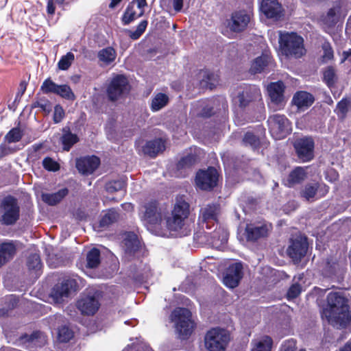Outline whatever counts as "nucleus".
Wrapping results in <instances>:
<instances>
[{
    "instance_id": "nucleus-1",
    "label": "nucleus",
    "mask_w": 351,
    "mask_h": 351,
    "mask_svg": "<svg viewBox=\"0 0 351 351\" xmlns=\"http://www.w3.org/2000/svg\"><path fill=\"white\" fill-rule=\"evenodd\" d=\"M322 317L337 328H345L351 322V313L346 298L339 293H330L327 306L323 309Z\"/></svg>"
},
{
    "instance_id": "nucleus-2",
    "label": "nucleus",
    "mask_w": 351,
    "mask_h": 351,
    "mask_svg": "<svg viewBox=\"0 0 351 351\" xmlns=\"http://www.w3.org/2000/svg\"><path fill=\"white\" fill-rule=\"evenodd\" d=\"M189 213V204L183 197H177L171 213L166 210L165 228L171 234L181 235L180 231L183 228Z\"/></svg>"
},
{
    "instance_id": "nucleus-3",
    "label": "nucleus",
    "mask_w": 351,
    "mask_h": 351,
    "mask_svg": "<svg viewBox=\"0 0 351 351\" xmlns=\"http://www.w3.org/2000/svg\"><path fill=\"white\" fill-rule=\"evenodd\" d=\"M279 47L282 55L287 58H300L305 54L304 40L295 32L279 31Z\"/></svg>"
},
{
    "instance_id": "nucleus-4",
    "label": "nucleus",
    "mask_w": 351,
    "mask_h": 351,
    "mask_svg": "<svg viewBox=\"0 0 351 351\" xmlns=\"http://www.w3.org/2000/svg\"><path fill=\"white\" fill-rule=\"evenodd\" d=\"M166 208L160 206L156 201H150L141 206L139 217L147 228L165 226Z\"/></svg>"
},
{
    "instance_id": "nucleus-5",
    "label": "nucleus",
    "mask_w": 351,
    "mask_h": 351,
    "mask_svg": "<svg viewBox=\"0 0 351 351\" xmlns=\"http://www.w3.org/2000/svg\"><path fill=\"white\" fill-rule=\"evenodd\" d=\"M0 223L5 226L15 225L20 219L21 208L16 197L8 195L0 202Z\"/></svg>"
},
{
    "instance_id": "nucleus-6",
    "label": "nucleus",
    "mask_w": 351,
    "mask_h": 351,
    "mask_svg": "<svg viewBox=\"0 0 351 351\" xmlns=\"http://www.w3.org/2000/svg\"><path fill=\"white\" fill-rule=\"evenodd\" d=\"M230 341L229 332L215 327L208 330L204 337V346L208 351H225Z\"/></svg>"
},
{
    "instance_id": "nucleus-7",
    "label": "nucleus",
    "mask_w": 351,
    "mask_h": 351,
    "mask_svg": "<svg viewBox=\"0 0 351 351\" xmlns=\"http://www.w3.org/2000/svg\"><path fill=\"white\" fill-rule=\"evenodd\" d=\"M171 319L175 323L176 330L181 339L188 338L194 328L191 313L185 308H176L171 315Z\"/></svg>"
},
{
    "instance_id": "nucleus-8",
    "label": "nucleus",
    "mask_w": 351,
    "mask_h": 351,
    "mask_svg": "<svg viewBox=\"0 0 351 351\" xmlns=\"http://www.w3.org/2000/svg\"><path fill=\"white\" fill-rule=\"evenodd\" d=\"M77 276L64 278L61 282L57 283L52 288L50 296L56 303H62L79 289Z\"/></svg>"
},
{
    "instance_id": "nucleus-9",
    "label": "nucleus",
    "mask_w": 351,
    "mask_h": 351,
    "mask_svg": "<svg viewBox=\"0 0 351 351\" xmlns=\"http://www.w3.org/2000/svg\"><path fill=\"white\" fill-rule=\"evenodd\" d=\"M267 123L270 133L275 139L284 138L291 132V124L283 114H276L270 116Z\"/></svg>"
},
{
    "instance_id": "nucleus-10",
    "label": "nucleus",
    "mask_w": 351,
    "mask_h": 351,
    "mask_svg": "<svg viewBox=\"0 0 351 351\" xmlns=\"http://www.w3.org/2000/svg\"><path fill=\"white\" fill-rule=\"evenodd\" d=\"M220 213V206L217 204H208L202 206L198 217L199 224L204 229L210 230L217 226V221Z\"/></svg>"
},
{
    "instance_id": "nucleus-11",
    "label": "nucleus",
    "mask_w": 351,
    "mask_h": 351,
    "mask_svg": "<svg viewBox=\"0 0 351 351\" xmlns=\"http://www.w3.org/2000/svg\"><path fill=\"white\" fill-rule=\"evenodd\" d=\"M130 90L128 79L120 74L113 75L107 88V95L111 101L117 100Z\"/></svg>"
},
{
    "instance_id": "nucleus-12",
    "label": "nucleus",
    "mask_w": 351,
    "mask_h": 351,
    "mask_svg": "<svg viewBox=\"0 0 351 351\" xmlns=\"http://www.w3.org/2000/svg\"><path fill=\"white\" fill-rule=\"evenodd\" d=\"M252 14L245 10L235 11L226 21V26L233 32H241L248 26Z\"/></svg>"
},
{
    "instance_id": "nucleus-13",
    "label": "nucleus",
    "mask_w": 351,
    "mask_h": 351,
    "mask_svg": "<svg viewBox=\"0 0 351 351\" xmlns=\"http://www.w3.org/2000/svg\"><path fill=\"white\" fill-rule=\"evenodd\" d=\"M219 173L215 168L208 167L206 170H199L196 175L195 182L198 188L208 191L217 186Z\"/></svg>"
},
{
    "instance_id": "nucleus-14",
    "label": "nucleus",
    "mask_w": 351,
    "mask_h": 351,
    "mask_svg": "<svg viewBox=\"0 0 351 351\" xmlns=\"http://www.w3.org/2000/svg\"><path fill=\"white\" fill-rule=\"evenodd\" d=\"M298 158L302 162H308L314 157V141L311 137L297 139L293 144Z\"/></svg>"
},
{
    "instance_id": "nucleus-15",
    "label": "nucleus",
    "mask_w": 351,
    "mask_h": 351,
    "mask_svg": "<svg viewBox=\"0 0 351 351\" xmlns=\"http://www.w3.org/2000/svg\"><path fill=\"white\" fill-rule=\"evenodd\" d=\"M261 93L256 86H246L238 93L237 102L241 108H245L251 104L261 100Z\"/></svg>"
},
{
    "instance_id": "nucleus-16",
    "label": "nucleus",
    "mask_w": 351,
    "mask_h": 351,
    "mask_svg": "<svg viewBox=\"0 0 351 351\" xmlns=\"http://www.w3.org/2000/svg\"><path fill=\"white\" fill-rule=\"evenodd\" d=\"M308 243L305 237L298 236L291 239L290 245L287 248V254L293 261H300L307 252Z\"/></svg>"
},
{
    "instance_id": "nucleus-17",
    "label": "nucleus",
    "mask_w": 351,
    "mask_h": 351,
    "mask_svg": "<svg viewBox=\"0 0 351 351\" xmlns=\"http://www.w3.org/2000/svg\"><path fill=\"white\" fill-rule=\"evenodd\" d=\"M243 266L241 263L231 264L227 269L223 276V284L229 288H234L243 276Z\"/></svg>"
},
{
    "instance_id": "nucleus-18",
    "label": "nucleus",
    "mask_w": 351,
    "mask_h": 351,
    "mask_svg": "<svg viewBox=\"0 0 351 351\" xmlns=\"http://www.w3.org/2000/svg\"><path fill=\"white\" fill-rule=\"evenodd\" d=\"M284 90L285 86L281 81L271 83L267 86V91L271 103L276 106L274 107L275 110H279L285 105Z\"/></svg>"
},
{
    "instance_id": "nucleus-19",
    "label": "nucleus",
    "mask_w": 351,
    "mask_h": 351,
    "mask_svg": "<svg viewBox=\"0 0 351 351\" xmlns=\"http://www.w3.org/2000/svg\"><path fill=\"white\" fill-rule=\"evenodd\" d=\"M270 225L265 223L247 224L245 228L246 237L248 241H254L267 237L270 230Z\"/></svg>"
},
{
    "instance_id": "nucleus-20",
    "label": "nucleus",
    "mask_w": 351,
    "mask_h": 351,
    "mask_svg": "<svg viewBox=\"0 0 351 351\" xmlns=\"http://www.w3.org/2000/svg\"><path fill=\"white\" fill-rule=\"evenodd\" d=\"M261 10L267 18L278 19L282 16L283 9L277 0H263Z\"/></svg>"
},
{
    "instance_id": "nucleus-21",
    "label": "nucleus",
    "mask_w": 351,
    "mask_h": 351,
    "mask_svg": "<svg viewBox=\"0 0 351 351\" xmlns=\"http://www.w3.org/2000/svg\"><path fill=\"white\" fill-rule=\"evenodd\" d=\"M120 219V215L114 208H110L106 210L104 215L101 216L98 224H93L94 230L99 232L108 228L111 224L117 222Z\"/></svg>"
},
{
    "instance_id": "nucleus-22",
    "label": "nucleus",
    "mask_w": 351,
    "mask_h": 351,
    "mask_svg": "<svg viewBox=\"0 0 351 351\" xmlns=\"http://www.w3.org/2000/svg\"><path fill=\"white\" fill-rule=\"evenodd\" d=\"M314 97L306 91L297 92L292 99V103L300 112L304 111L309 108L314 102Z\"/></svg>"
},
{
    "instance_id": "nucleus-23",
    "label": "nucleus",
    "mask_w": 351,
    "mask_h": 351,
    "mask_svg": "<svg viewBox=\"0 0 351 351\" xmlns=\"http://www.w3.org/2000/svg\"><path fill=\"white\" fill-rule=\"evenodd\" d=\"M97 58L99 65L107 66L112 64L117 58V51L112 47H107L99 51Z\"/></svg>"
},
{
    "instance_id": "nucleus-24",
    "label": "nucleus",
    "mask_w": 351,
    "mask_h": 351,
    "mask_svg": "<svg viewBox=\"0 0 351 351\" xmlns=\"http://www.w3.org/2000/svg\"><path fill=\"white\" fill-rule=\"evenodd\" d=\"M26 265L32 277L38 278L41 275L43 265L39 254H31L27 257Z\"/></svg>"
},
{
    "instance_id": "nucleus-25",
    "label": "nucleus",
    "mask_w": 351,
    "mask_h": 351,
    "mask_svg": "<svg viewBox=\"0 0 351 351\" xmlns=\"http://www.w3.org/2000/svg\"><path fill=\"white\" fill-rule=\"evenodd\" d=\"M62 131V135L60 141L62 145L63 150L69 152L71 147L79 141L80 138L77 134L71 132L69 127H64Z\"/></svg>"
},
{
    "instance_id": "nucleus-26",
    "label": "nucleus",
    "mask_w": 351,
    "mask_h": 351,
    "mask_svg": "<svg viewBox=\"0 0 351 351\" xmlns=\"http://www.w3.org/2000/svg\"><path fill=\"white\" fill-rule=\"evenodd\" d=\"M165 148L164 141L160 138H158L148 141L143 147V152L150 157H155L158 154L163 152Z\"/></svg>"
},
{
    "instance_id": "nucleus-27",
    "label": "nucleus",
    "mask_w": 351,
    "mask_h": 351,
    "mask_svg": "<svg viewBox=\"0 0 351 351\" xmlns=\"http://www.w3.org/2000/svg\"><path fill=\"white\" fill-rule=\"evenodd\" d=\"M16 253V247L12 242L0 244V267L11 260Z\"/></svg>"
},
{
    "instance_id": "nucleus-28",
    "label": "nucleus",
    "mask_w": 351,
    "mask_h": 351,
    "mask_svg": "<svg viewBox=\"0 0 351 351\" xmlns=\"http://www.w3.org/2000/svg\"><path fill=\"white\" fill-rule=\"evenodd\" d=\"M197 80L199 81L202 87L213 88L217 82V75L208 70H200L197 75Z\"/></svg>"
},
{
    "instance_id": "nucleus-29",
    "label": "nucleus",
    "mask_w": 351,
    "mask_h": 351,
    "mask_svg": "<svg viewBox=\"0 0 351 351\" xmlns=\"http://www.w3.org/2000/svg\"><path fill=\"white\" fill-rule=\"evenodd\" d=\"M69 193V190L66 188L60 189L58 191L53 193H43V201L49 206H55L60 202L64 197Z\"/></svg>"
},
{
    "instance_id": "nucleus-30",
    "label": "nucleus",
    "mask_w": 351,
    "mask_h": 351,
    "mask_svg": "<svg viewBox=\"0 0 351 351\" xmlns=\"http://www.w3.org/2000/svg\"><path fill=\"white\" fill-rule=\"evenodd\" d=\"M273 341L269 336H263L252 342V351H271Z\"/></svg>"
},
{
    "instance_id": "nucleus-31",
    "label": "nucleus",
    "mask_w": 351,
    "mask_h": 351,
    "mask_svg": "<svg viewBox=\"0 0 351 351\" xmlns=\"http://www.w3.org/2000/svg\"><path fill=\"white\" fill-rule=\"evenodd\" d=\"M271 60V58L263 54L256 58L252 63L250 71L252 73H261L264 71L266 66L269 65Z\"/></svg>"
},
{
    "instance_id": "nucleus-32",
    "label": "nucleus",
    "mask_w": 351,
    "mask_h": 351,
    "mask_svg": "<svg viewBox=\"0 0 351 351\" xmlns=\"http://www.w3.org/2000/svg\"><path fill=\"white\" fill-rule=\"evenodd\" d=\"M194 113L202 117H210L212 114L213 107L209 101H199L193 105Z\"/></svg>"
},
{
    "instance_id": "nucleus-33",
    "label": "nucleus",
    "mask_w": 351,
    "mask_h": 351,
    "mask_svg": "<svg viewBox=\"0 0 351 351\" xmlns=\"http://www.w3.org/2000/svg\"><path fill=\"white\" fill-rule=\"evenodd\" d=\"M306 176L305 169L303 167H296L293 170L288 178L289 186H292L294 184H299L302 182Z\"/></svg>"
},
{
    "instance_id": "nucleus-34",
    "label": "nucleus",
    "mask_w": 351,
    "mask_h": 351,
    "mask_svg": "<svg viewBox=\"0 0 351 351\" xmlns=\"http://www.w3.org/2000/svg\"><path fill=\"white\" fill-rule=\"evenodd\" d=\"M139 243L137 235L132 232L128 233L123 240L126 251L129 252L136 251L139 247Z\"/></svg>"
},
{
    "instance_id": "nucleus-35",
    "label": "nucleus",
    "mask_w": 351,
    "mask_h": 351,
    "mask_svg": "<svg viewBox=\"0 0 351 351\" xmlns=\"http://www.w3.org/2000/svg\"><path fill=\"white\" fill-rule=\"evenodd\" d=\"M89 291V315L95 314L100 307L99 300L102 297V292L99 290L94 291L92 295H90Z\"/></svg>"
},
{
    "instance_id": "nucleus-36",
    "label": "nucleus",
    "mask_w": 351,
    "mask_h": 351,
    "mask_svg": "<svg viewBox=\"0 0 351 351\" xmlns=\"http://www.w3.org/2000/svg\"><path fill=\"white\" fill-rule=\"evenodd\" d=\"M169 101V97L164 93H158L152 99L151 104V109L154 112L160 110L165 107Z\"/></svg>"
},
{
    "instance_id": "nucleus-37",
    "label": "nucleus",
    "mask_w": 351,
    "mask_h": 351,
    "mask_svg": "<svg viewBox=\"0 0 351 351\" xmlns=\"http://www.w3.org/2000/svg\"><path fill=\"white\" fill-rule=\"evenodd\" d=\"M23 136V130L15 127L12 128L5 136L3 141L7 143H14L19 142Z\"/></svg>"
},
{
    "instance_id": "nucleus-38",
    "label": "nucleus",
    "mask_w": 351,
    "mask_h": 351,
    "mask_svg": "<svg viewBox=\"0 0 351 351\" xmlns=\"http://www.w3.org/2000/svg\"><path fill=\"white\" fill-rule=\"evenodd\" d=\"M55 95L70 101L74 100L75 97L71 87L67 84L58 85Z\"/></svg>"
},
{
    "instance_id": "nucleus-39",
    "label": "nucleus",
    "mask_w": 351,
    "mask_h": 351,
    "mask_svg": "<svg viewBox=\"0 0 351 351\" xmlns=\"http://www.w3.org/2000/svg\"><path fill=\"white\" fill-rule=\"evenodd\" d=\"M75 56L72 52H68L62 56L58 62V67L61 71H66L74 61Z\"/></svg>"
},
{
    "instance_id": "nucleus-40",
    "label": "nucleus",
    "mask_w": 351,
    "mask_h": 351,
    "mask_svg": "<svg viewBox=\"0 0 351 351\" xmlns=\"http://www.w3.org/2000/svg\"><path fill=\"white\" fill-rule=\"evenodd\" d=\"M73 337V330L66 326H62L58 328V339L62 343L69 342Z\"/></svg>"
},
{
    "instance_id": "nucleus-41",
    "label": "nucleus",
    "mask_w": 351,
    "mask_h": 351,
    "mask_svg": "<svg viewBox=\"0 0 351 351\" xmlns=\"http://www.w3.org/2000/svg\"><path fill=\"white\" fill-rule=\"evenodd\" d=\"M138 17V14H136V11L134 10V5L129 4L122 16L123 24L125 25H128Z\"/></svg>"
},
{
    "instance_id": "nucleus-42",
    "label": "nucleus",
    "mask_w": 351,
    "mask_h": 351,
    "mask_svg": "<svg viewBox=\"0 0 351 351\" xmlns=\"http://www.w3.org/2000/svg\"><path fill=\"white\" fill-rule=\"evenodd\" d=\"M75 306L82 315L88 316V294L83 293L77 300Z\"/></svg>"
},
{
    "instance_id": "nucleus-43",
    "label": "nucleus",
    "mask_w": 351,
    "mask_h": 351,
    "mask_svg": "<svg viewBox=\"0 0 351 351\" xmlns=\"http://www.w3.org/2000/svg\"><path fill=\"white\" fill-rule=\"evenodd\" d=\"M100 250L98 248L93 247L89 250V269L97 267L100 264Z\"/></svg>"
},
{
    "instance_id": "nucleus-44",
    "label": "nucleus",
    "mask_w": 351,
    "mask_h": 351,
    "mask_svg": "<svg viewBox=\"0 0 351 351\" xmlns=\"http://www.w3.org/2000/svg\"><path fill=\"white\" fill-rule=\"evenodd\" d=\"M148 22L147 20L142 21L137 26L135 31L128 30L130 38L134 40L138 39L145 31Z\"/></svg>"
},
{
    "instance_id": "nucleus-45",
    "label": "nucleus",
    "mask_w": 351,
    "mask_h": 351,
    "mask_svg": "<svg viewBox=\"0 0 351 351\" xmlns=\"http://www.w3.org/2000/svg\"><path fill=\"white\" fill-rule=\"evenodd\" d=\"M318 187L319 186L317 183L306 184L301 192L302 196L305 199L309 201L315 197Z\"/></svg>"
},
{
    "instance_id": "nucleus-46",
    "label": "nucleus",
    "mask_w": 351,
    "mask_h": 351,
    "mask_svg": "<svg viewBox=\"0 0 351 351\" xmlns=\"http://www.w3.org/2000/svg\"><path fill=\"white\" fill-rule=\"evenodd\" d=\"M58 84H56L50 77L47 78L43 82L40 90L44 94H55Z\"/></svg>"
},
{
    "instance_id": "nucleus-47",
    "label": "nucleus",
    "mask_w": 351,
    "mask_h": 351,
    "mask_svg": "<svg viewBox=\"0 0 351 351\" xmlns=\"http://www.w3.org/2000/svg\"><path fill=\"white\" fill-rule=\"evenodd\" d=\"M196 162V158L193 155H188L182 158L177 164L178 170L187 169L191 168Z\"/></svg>"
},
{
    "instance_id": "nucleus-48",
    "label": "nucleus",
    "mask_w": 351,
    "mask_h": 351,
    "mask_svg": "<svg viewBox=\"0 0 351 351\" xmlns=\"http://www.w3.org/2000/svg\"><path fill=\"white\" fill-rule=\"evenodd\" d=\"M75 167L82 175H88V156H81L75 159Z\"/></svg>"
},
{
    "instance_id": "nucleus-49",
    "label": "nucleus",
    "mask_w": 351,
    "mask_h": 351,
    "mask_svg": "<svg viewBox=\"0 0 351 351\" xmlns=\"http://www.w3.org/2000/svg\"><path fill=\"white\" fill-rule=\"evenodd\" d=\"M211 238L213 239L212 243L213 245H217V241H220L221 243H224L228 240V234L226 231L219 228H215V231L211 233Z\"/></svg>"
},
{
    "instance_id": "nucleus-50",
    "label": "nucleus",
    "mask_w": 351,
    "mask_h": 351,
    "mask_svg": "<svg viewBox=\"0 0 351 351\" xmlns=\"http://www.w3.org/2000/svg\"><path fill=\"white\" fill-rule=\"evenodd\" d=\"M125 188V182L123 180H113L106 184V190L108 193H113Z\"/></svg>"
},
{
    "instance_id": "nucleus-51",
    "label": "nucleus",
    "mask_w": 351,
    "mask_h": 351,
    "mask_svg": "<svg viewBox=\"0 0 351 351\" xmlns=\"http://www.w3.org/2000/svg\"><path fill=\"white\" fill-rule=\"evenodd\" d=\"M337 80L335 71L332 67H328L324 72V81L330 87L333 86Z\"/></svg>"
},
{
    "instance_id": "nucleus-52",
    "label": "nucleus",
    "mask_w": 351,
    "mask_h": 351,
    "mask_svg": "<svg viewBox=\"0 0 351 351\" xmlns=\"http://www.w3.org/2000/svg\"><path fill=\"white\" fill-rule=\"evenodd\" d=\"M350 101L347 99H342L338 102L336 108V112L339 117L343 119L348 111Z\"/></svg>"
},
{
    "instance_id": "nucleus-53",
    "label": "nucleus",
    "mask_w": 351,
    "mask_h": 351,
    "mask_svg": "<svg viewBox=\"0 0 351 351\" xmlns=\"http://www.w3.org/2000/svg\"><path fill=\"white\" fill-rule=\"evenodd\" d=\"M43 168L48 171L56 172L60 169V165L53 158L47 156L42 162Z\"/></svg>"
},
{
    "instance_id": "nucleus-54",
    "label": "nucleus",
    "mask_w": 351,
    "mask_h": 351,
    "mask_svg": "<svg viewBox=\"0 0 351 351\" xmlns=\"http://www.w3.org/2000/svg\"><path fill=\"white\" fill-rule=\"evenodd\" d=\"M243 141L244 144H245L246 145H249L253 149H255L257 147H258L260 144L258 138L250 132H246L243 137Z\"/></svg>"
},
{
    "instance_id": "nucleus-55",
    "label": "nucleus",
    "mask_w": 351,
    "mask_h": 351,
    "mask_svg": "<svg viewBox=\"0 0 351 351\" xmlns=\"http://www.w3.org/2000/svg\"><path fill=\"white\" fill-rule=\"evenodd\" d=\"M341 271L339 265L336 263L328 262L325 268V273L329 277L338 275Z\"/></svg>"
},
{
    "instance_id": "nucleus-56",
    "label": "nucleus",
    "mask_w": 351,
    "mask_h": 351,
    "mask_svg": "<svg viewBox=\"0 0 351 351\" xmlns=\"http://www.w3.org/2000/svg\"><path fill=\"white\" fill-rule=\"evenodd\" d=\"M302 291V287L298 283L293 284L287 291V298L289 299H293L297 298Z\"/></svg>"
},
{
    "instance_id": "nucleus-57",
    "label": "nucleus",
    "mask_w": 351,
    "mask_h": 351,
    "mask_svg": "<svg viewBox=\"0 0 351 351\" xmlns=\"http://www.w3.org/2000/svg\"><path fill=\"white\" fill-rule=\"evenodd\" d=\"M3 141V143L0 145V160L5 156L13 154L15 150L10 146L8 145Z\"/></svg>"
},
{
    "instance_id": "nucleus-58",
    "label": "nucleus",
    "mask_w": 351,
    "mask_h": 351,
    "mask_svg": "<svg viewBox=\"0 0 351 351\" xmlns=\"http://www.w3.org/2000/svg\"><path fill=\"white\" fill-rule=\"evenodd\" d=\"M64 117V111L60 105H56L54 108L53 121L56 123H60Z\"/></svg>"
},
{
    "instance_id": "nucleus-59",
    "label": "nucleus",
    "mask_w": 351,
    "mask_h": 351,
    "mask_svg": "<svg viewBox=\"0 0 351 351\" xmlns=\"http://www.w3.org/2000/svg\"><path fill=\"white\" fill-rule=\"evenodd\" d=\"M42 335V332L40 331H34L31 335H24L21 337V339L24 342L34 343Z\"/></svg>"
},
{
    "instance_id": "nucleus-60",
    "label": "nucleus",
    "mask_w": 351,
    "mask_h": 351,
    "mask_svg": "<svg viewBox=\"0 0 351 351\" xmlns=\"http://www.w3.org/2000/svg\"><path fill=\"white\" fill-rule=\"evenodd\" d=\"M280 351H297L296 342L293 339L286 341L281 347Z\"/></svg>"
},
{
    "instance_id": "nucleus-61",
    "label": "nucleus",
    "mask_w": 351,
    "mask_h": 351,
    "mask_svg": "<svg viewBox=\"0 0 351 351\" xmlns=\"http://www.w3.org/2000/svg\"><path fill=\"white\" fill-rule=\"evenodd\" d=\"M100 160L95 156H89V174L92 173L99 165Z\"/></svg>"
},
{
    "instance_id": "nucleus-62",
    "label": "nucleus",
    "mask_w": 351,
    "mask_h": 351,
    "mask_svg": "<svg viewBox=\"0 0 351 351\" xmlns=\"http://www.w3.org/2000/svg\"><path fill=\"white\" fill-rule=\"evenodd\" d=\"M340 7L337 5L331 8L327 14V17L331 22H335L336 20V16L339 12Z\"/></svg>"
},
{
    "instance_id": "nucleus-63",
    "label": "nucleus",
    "mask_w": 351,
    "mask_h": 351,
    "mask_svg": "<svg viewBox=\"0 0 351 351\" xmlns=\"http://www.w3.org/2000/svg\"><path fill=\"white\" fill-rule=\"evenodd\" d=\"M27 85V83L26 82V81L23 80L21 82L18 92L16 95V99L18 98H21L23 96V95L25 93L26 90Z\"/></svg>"
},
{
    "instance_id": "nucleus-64",
    "label": "nucleus",
    "mask_w": 351,
    "mask_h": 351,
    "mask_svg": "<svg viewBox=\"0 0 351 351\" xmlns=\"http://www.w3.org/2000/svg\"><path fill=\"white\" fill-rule=\"evenodd\" d=\"M8 302V307L10 308H14L19 302V299L14 295H11L6 298Z\"/></svg>"
}]
</instances>
